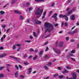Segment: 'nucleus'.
<instances>
[{
	"label": "nucleus",
	"mask_w": 79,
	"mask_h": 79,
	"mask_svg": "<svg viewBox=\"0 0 79 79\" xmlns=\"http://www.w3.org/2000/svg\"><path fill=\"white\" fill-rule=\"evenodd\" d=\"M43 51H40V52L39 54V55H41L42 54V53H43Z\"/></svg>",
	"instance_id": "f704fd0d"
},
{
	"label": "nucleus",
	"mask_w": 79,
	"mask_h": 79,
	"mask_svg": "<svg viewBox=\"0 0 79 79\" xmlns=\"http://www.w3.org/2000/svg\"><path fill=\"white\" fill-rule=\"evenodd\" d=\"M30 5V3L29 2H27L26 3V6H29Z\"/></svg>",
	"instance_id": "ea45409f"
},
{
	"label": "nucleus",
	"mask_w": 79,
	"mask_h": 79,
	"mask_svg": "<svg viewBox=\"0 0 79 79\" xmlns=\"http://www.w3.org/2000/svg\"><path fill=\"white\" fill-rule=\"evenodd\" d=\"M32 69V68H29V69H28V70L29 71H31Z\"/></svg>",
	"instance_id": "69168bd1"
},
{
	"label": "nucleus",
	"mask_w": 79,
	"mask_h": 79,
	"mask_svg": "<svg viewBox=\"0 0 79 79\" xmlns=\"http://www.w3.org/2000/svg\"><path fill=\"white\" fill-rule=\"evenodd\" d=\"M24 42H27L28 43H29L31 42V40H25L24 41Z\"/></svg>",
	"instance_id": "c9c22d12"
},
{
	"label": "nucleus",
	"mask_w": 79,
	"mask_h": 79,
	"mask_svg": "<svg viewBox=\"0 0 79 79\" xmlns=\"http://www.w3.org/2000/svg\"><path fill=\"white\" fill-rule=\"evenodd\" d=\"M46 30H45V33H47V31H48V32H50V31H49L48 28H46Z\"/></svg>",
	"instance_id": "6ab92c4d"
},
{
	"label": "nucleus",
	"mask_w": 79,
	"mask_h": 79,
	"mask_svg": "<svg viewBox=\"0 0 79 79\" xmlns=\"http://www.w3.org/2000/svg\"><path fill=\"white\" fill-rule=\"evenodd\" d=\"M72 13V10H70L69 12H68V14L69 15H71Z\"/></svg>",
	"instance_id": "a18cd8bd"
},
{
	"label": "nucleus",
	"mask_w": 79,
	"mask_h": 79,
	"mask_svg": "<svg viewBox=\"0 0 79 79\" xmlns=\"http://www.w3.org/2000/svg\"><path fill=\"white\" fill-rule=\"evenodd\" d=\"M52 13V11H50L49 13V16H50Z\"/></svg>",
	"instance_id": "37998d69"
},
{
	"label": "nucleus",
	"mask_w": 79,
	"mask_h": 79,
	"mask_svg": "<svg viewBox=\"0 0 79 79\" xmlns=\"http://www.w3.org/2000/svg\"><path fill=\"white\" fill-rule=\"evenodd\" d=\"M6 66L7 67L11 66V65H10V64H6Z\"/></svg>",
	"instance_id": "79ce46f5"
},
{
	"label": "nucleus",
	"mask_w": 79,
	"mask_h": 79,
	"mask_svg": "<svg viewBox=\"0 0 79 79\" xmlns=\"http://www.w3.org/2000/svg\"><path fill=\"white\" fill-rule=\"evenodd\" d=\"M29 11H31L32 10V7H30L29 8Z\"/></svg>",
	"instance_id": "de8ad7c7"
},
{
	"label": "nucleus",
	"mask_w": 79,
	"mask_h": 79,
	"mask_svg": "<svg viewBox=\"0 0 79 79\" xmlns=\"http://www.w3.org/2000/svg\"><path fill=\"white\" fill-rule=\"evenodd\" d=\"M16 0H12L11 2L12 5H14L16 3Z\"/></svg>",
	"instance_id": "4468645a"
},
{
	"label": "nucleus",
	"mask_w": 79,
	"mask_h": 79,
	"mask_svg": "<svg viewBox=\"0 0 79 79\" xmlns=\"http://www.w3.org/2000/svg\"><path fill=\"white\" fill-rule=\"evenodd\" d=\"M15 66L17 70H18V69H19V68H18V66L15 65Z\"/></svg>",
	"instance_id": "58836bf2"
},
{
	"label": "nucleus",
	"mask_w": 79,
	"mask_h": 79,
	"mask_svg": "<svg viewBox=\"0 0 79 79\" xmlns=\"http://www.w3.org/2000/svg\"><path fill=\"white\" fill-rule=\"evenodd\" d=\"M15 77H18V72H17L15 73Z\"/></svg>",
	"instance_id": "dca6fc26"
},
{
	"label": "nucleus",
	"mask_w": 79,
	"mask_h": 79,
	"mask_svg": "<svg viewBox=\"0 0 79 79\" xmlns=\"http://www.w3.org/2000/svg\"><path fill=\"white\" fill-rule=\"evenodd\" d=\"M63 18H67V15H63Z\"/></svg>",
	"instance_id": "603ef678"
},
{
	"label": "nucleus",
	"mask_w": 79,
	"mask_h": 79,
	"mask_svg": "<svg viewBox=\"0 0 79 79\" xmlns=\"http://www.w3.org/2000/svg\"><path fill=\"white\" fill-rule=\"evenodd\" d=\"M64 26L65 27H67V26H68V23H67V22L64 23Z\"/></svg>",
	"instance_id": "72a5a7b5"
},
{
	"label": "nucleus",
	"mask_w": 79,
	"mask_h": 79,
	"mask_svg": "<svg viewBox=\"0 0 79 79\" xmlns=\"http://www.w3.org/2000/svg\"><path fill=\"white\" fill-rule=\"evenodd\" d=\"M52 64V62H49L47 66H51Z\"/></svg>",
	"instance_id": "b1692460"
},
{
	"label": "nucleus",
	"mask_w": 79,
	"mask_h": 79,
	"mask_svg": "<svg viewBox=\"0 0 79 79\" xmlns=\"http://www.w3.org/2000/svg\"><path fill=\"white\" fill-rule=\"evenodd\" d=\"M77 31H78L77 30V29H76L74 31H73V34H74L75 33H77Z\"/></svg>",
	"instance_id": "393cba45"
},
{
	"label": "nucleus",
	"mask_w": 79,
	"mask_h": 79,
	"mask_svg": "<svg viewBox=\"0 0 79 79\" xmlns=\"http://www.w3.org/2000/svg\"><path fill=\"white\" fill-rule=\"evenodd\" d=\"M9 31H10V29H8L7 31H6V33H8V32H9Z\"/></svg>",
	"instance_id": "e2e57ef3"
},
{
	"label": "nucleus",
	"mask_w": 79,
	"mask_h": 79,
	"mask_svg": "<svg viewBox=\"0 0 79 79\" xmlns=\"http://www.w3.org/2000/svg\"><path fill=\"white\" fill-rule=\"evenodd\" d=\"M37 56L35 55V56L34 57H33V60H36V59H37Z\"/></svg>",
	"instance_id": "aec40b11"
},
{
	"label": "nucleus",
	"mask_w": 79,
	"mask_h": 79,
	"mask_svg": "<svg viewBox=\"0 0 79 79\" xmlns=\"http://www.w3.org/2000/svg\"><path fill=\"white\" fill-rule=\"evenodd\" d=\"M65 39L66 40H67V41H68V40H69V37H66Z\"/></svg>",
	"instance_id": "8fccbe9b"
},
{
	"label": "nucleus",
	"mask_w": 79,
	"mask_h": 79,
	"mask_svg": "<svg viewBox=\"0 0 79 79\" xmlns=\"http://www.w3.org/2000/svg\"><path fill=\"white\" fill-rule=\"evenodd\" d=\"M50 35H51V34H49V35H47V36L44 37V38L47 39V38L48 37H50Z\"/></svg>",
	"instance_id": "cd10ccee"
},
{
	"label": "nucleus",
	"mask_w": 79,
	"mask_h": 79,
	"mask_svg": "<svg viewBox=\"0 0 79 79\" xmlns=\"http://www.w3.org/2000/svg\"><path fill=\"white\" fill-rule=\"evenodd\" d=\"M57 15H58V14H57L56 13L52 16V18H54L56 21H57V18H56V16H57Z\"/></svg>",
	"instance_id": "39448f33"
},
{
	"label": "nucleus",
	"mask_w": 79,
	"mask_h": 79,
	"mask_svg": "<svg viewBox=\"0 0 79 79\" xmlns=\"http://www.w3.org/2000/svg\"><path fill=\"white\" fill-rule=\"evenodd\" d=\"M4 68H5V67H0V70H2L3 69H4Z\"/></svg>",
	"instance_id": "4c0bfd02"
},
{
	"label": "nucleus",
	"mask_w": 79,
	"mask_h": 79,
	"mask_svg": "<svg viewBox=\"0 0 79 79\" xmlns=\"http://www.w3.org/2000/svg\"><path fill=\"white\" fill-rule=\"evenodd\" d=\"M14 13H16V14H19V15H21V12L18 10H15Z\"/></svg>",
	"instance_id": "1a4fd4ad"
},
{
	"label": "nucleus",
	"mask_w": 79,
	"mask_h": 79,
	"mask_svg": "<svg viewBox=\"0 0 79 79\" xmlns=\"http://www.w3.org/2000/svg\"><path fill=\"white\" fill-rule=\"evenodd\" d=\"M3 47H0V50H3Z\"/></svg>",
	"instance_id": "338daca9"
},
{
	"label": "nucleus",
	"mask_w": 79,
	"mask_h": 79,
	"mask_svg": "<svg viewBox=\"0 0 79 79\" xmlns=\"http://www.w3.org/2000/svg\"><path fill=\"white\" fill-rule=\"evenodd\" d=\"M44 26L46 28L48 29L49 32L54 30L53 26L49 23H45Z\"/></svg>",
	"instance_id": "f03ea898"
},
{
	"label": "nucleus",
	"mask_w": 79,
	"mask_h": 79,
	"mask_svg": "<svg viewBox=\"0 0 79 79\" xmlns=\"http://www.w3.org/2000/svg\"><path fill=\"white\" fill-rule=\"evenodd\" d=\"M11 58H13V59H15L17 61H19V59L16 57H15L13 56H12L11 57Z\"/></svg>",
	"instance_id": "ddd939ff"
},
{
	"label": "nucleus",
	"mask_w": 79,
	"mask_h": 79,
	"mask_svg": "<svg viewBox=\"0 0 79 79\" xmlns=\"http://www.w3.org/2000/svg\"><path fill=\"white\" fill-rule=\"evenodd\" d=\"M19 68H20V69H22V68H23V67H22V66L19 65Z\"/></svg>",
	"instance_id": "4d7b16f0"
},
{
	"label": "nucleus",
	"mask_w": 79,
	"mask_h": 79,
	"mask_svg": "<svg viewBox=\"0 0 79 79\" xmlns=\"http://www.w3.org/2000/svg\"><path fill=\"white\" fill-rule=\"evenodd\" d=\"M49 79V77H47L44 78V79Z\"/></svg>",
	"instance_id": "774afa93"
},
{
	"label": "nucleus",
	"mask_w": 79,
	"mask_h": 79,
	"mask_svg": "<svg viewBox=\"0 0 79 79\" xmlns=\"http://www.w3.org/2000/svg\"><path fill=\"white\" fill-rule=\"evenodd\" d=\"M5 12L4 11L1 10L0 12V14H1V15H3V14H5Z\"/></svg>",
	"instance_id": "5701e85b"
},
{
	"label": "nucleus",
	"mask_w": 79,
	"mask_h": 79,
	"mask_svg": "<svg viewBox=\"0 0 79 79\" xmlns=\"http://www.w3.org/2000/svg\"><path fill=\"white\" fill-rule=\"evenodd\" d=\"M58 42H56V47H57V46H58Z\"/></svg>",
	"instance_id": "680f3d73"
},
{
	"label": "nucleus",
	"mask_w": 79,
	"mask_h": 79,
	"mask_svg": "<svg viewBox=\"0 0 79 79\" xmlns=\"http://www.w3.org/2000/svg\"><path fill=\"white\" fill-rule=\"evenodd\" d=\"M70 18L72 20L74 21V20H75V19H76V18H75V15H72L70 17Z\"/></svg>",
	"instance_id": "423d86ee"
},
{
	"label": "nucleus",
	"mask_w": 79,
	"mask_h": 79,
	"mask_svg": "<svg viewBox=\"0 0 79 79\" xmlns=\"http://www.w3.org/2000/svg\"><path fill=\"white\" fill-rule=\"evenodd\" d=\"M63 25H64V23L62 22L61 24V27H63Z\"/></svg>",
	"instance_id": "052dcab7"
},
{
	"label": "nucleus",
	"mask_w": 79,
	"mask_h": 79,
	"mask_svg": "<svg viewBox=\"0 0 79 79\" xmlns=\"http://www.w3.org/2000/svg\"><path fill=\"white\" fill-rule=\"evenodd\" d=\"M77 74H76V73L75 72H73L72 73V76L73 77V78H69L68 77H67V79H76L77 78Z\"/></svg>",
	"instance_id": "7ed1b4c3"
},
{
	"label": "nucleus",
	"mask_w": 79,
	"mask_h": 79,
	"mask_svg": "<svg viewBox=\"0 0 79 79\" xmlns=\"http://www.w3.org/2000/svg\"><path fill=\"white\" fill-rule=\"evenodd\" d=\"M63 42H60L59 45V46L60 47H61L63 46Z\"/></svg>",
	"instance_id": "9b49d317"
},
{
	"label": "nucleus",
	"mask_w": 79,
	"mask_h": 79,
	"mask_svg": "<svg viewBox=\"0 0 79 79\" xmlns=\"http://www.w3.org/2000/svg\"><path fill=\"white\" fill-rule=\"evenodd\" d=\"M63 77H64V76L63 75H61L60 76H59V77L60 78V79H61L62 78H63Z\"/></svg>",
	"instance_id": "2f4dec72"
},
{
	"label": "nucleus",
	"mask_w": 79,
	"mask_h": 79,
	"mask_svg": "<svg viewBox=\"0 0 79 79\" xmlns=\"http://www.w3.org/2000/svg\"><path fill=\"white\" fill-rule=\"evenodd\" d=\"M66 68H67V69H71V67H69L68 66H66Z\"/></svg>",
	"instance_id": "c03bdc74"
},
{
	"label": "nucleus",
	"mask_w": 79,
	"mask_h": 79,
	"mask_svg": "<svg viewBox=\"0 0 79 79\" xmlns=\"http://www.w3.org/2000/svg\"><path fill=\"white\" fill-rule=\"evenodd\" d=\"M3 76H4L3 74H0V78L1 77H3Z\"/></svg>",
	"instance_id": "473e14b6"
},
{
	"label": "nucleus",
	"mask_w": 79,
	"mask_h": 79,
	"mask_svg": "<svg viewBox=\"0 0 79 79\" xmlns=\"http://www.w3.org/2000/svg\"><path fill=\"white\" fill-rule=\"evenodd\" d=\"M35 14L36 15H38V16H37V18H39L40 17L41 15H42V13H43V9L40 10V8L39 7H37L35 9Z\"/></svg>",
	"instance_id": "f257e3e1"
},
{
	"label": "nucleus",
	"mask_w": 79,
	"mask_h": 79,
	"mask_svg": "<svg viewBox=\"0 0 79 79\" xmlns=\"http://www.w3.org/2000/svg\"><path fill=\"white\" fill-rule=\"evenodd\" d=\"M33 34L34 37H37V34H36L35 32H33Z\"/></svg>",
	"instance_id": "a211bd4d"
},
{
	"label": "nucleus",
	"mask_w": 79,
	"mask_h": 79,
	"mask_svg": "<svg viewBox=\"0 0 79 79\" xmlns=\"http://www.w3.org/2000/svg\"><path fill=\"white\" fill-rule=\"evenodd\" d=\"M58 75L57 74H56L54 75V77H56L58 76Z\"/></svg>",
	"instance_id": "864d4df0"
},
{
	"label": "nucleus",
	"mask_w": 79,
	"mask_h": 79,
	"mask_svg": "<svg viewBox=\"0 0 79 79\" xmlns=\"http://www.w3.org/2000/svg\"><path fill=\"white\" fill-rule=\"evenodd\" d=\"M7 55V54L6 53H4L0 55V58H3V57H5V56H6Z\"/></svg>",
	"instance_id": "0eeeda50"
},
{
	"label": "nucleus",
	"mask_w": 79,
	"mask_h": 79,
	"mask_svg": "<svg viewBox=\"0 0 79 79\" xmlns=\"http://www.w3.org/2000/svg\"><path fill=\"white\" fill-rule=\"evenodd\" d=\"M27 54H25L23 56V57H24V58H26V57H27Z\"/></svg>",
	"instance_id": "3c124183"
},
{
	"label": "nucleus",
	"mask_w": 79,
	"mask_h": 79,
	"mask_svg": "<svg viewBox=\"0 0 79 79\" xmlns=\"http://www.w3.org/2000/svg\"><path fill=\"white\" fill-rule=\"evenodd\" d=\"M24 64L25 65H28V64H29V63L27 62H25L24 63Z\"/></svg>",
	"instance_id": "bb28decb"
},
{
	"label": "nucleus",
	"mask_w": 79,
	"mask_h": 79,
	"mask_svg": "<svg viewBox=\"0 0 79 79\" xmlns=\"http://www.w3.org/2000/svg\"><path fill=\"white\" fill-rule=\"evenodd\" d=\"M24 77V76L23 75H20V78L21 79H23Z\"/></svg>",
	"instance_id": "c756f323"
},
{
	"label": "nucleus",
	"mask_w": 79,
	"mask_h": 79,
	"mask_svg": "<svg viewBox=\"0 0 79 79\" xmlns=\"http://www.w3.org/2000/svg\"><path fill=\"white\" fill-rule=\"evenodd\" d=\"M75 52V50H73L71 52V53H74Z\"/></svg>",
	"instance_id": "49530a36"
},
{
	"label": "nucleus",
	"mask_w": 79,
	"mask_h": 79,
	"mask_svg": "<svg viewBox=\"0 0 79 79\" xmlns=\"http://www.w3.org/2000/svg\"><path fill=\"white\" fill-rule=\"evenodd\" d=\"M5 26H6V25H3L2 26V27L3 28V29H4L5 27Z\"/></svg>",
	"instance_id": "6e6d98bb"
},
{
	"label": "nucleus",
	"mask_w": 79,
	"mask_h": 79,
	"mask_svg": "<svg viewBox=\"0 0 79 79\" xmlns=\"http://www.w3.org/2000/svg\"><path fill=\"white\" fill-rule=\"evenodd\" d=\"M68 33L69 34L71 35H73V34H74V33L73 32V31L72 32L71 31H69L68 32Z\"/></svg>",
	"instance_id": "f8f14e48"
},
{
	"label": "nucleus",
	"mask_w": 79,
	"mask_h": 79,
	"mask_svg": "<svg viewBox=\"0 0 79 79\" xmlns=\"http://www.w3.org/2000/svg\"><path fill=\"white\" fill-rule=\"evenodd\" d=\"M71 59L72 61H76V60H75V59L73 58H71Z\"/></svg>",
	"instance_id": "e433bc0d"
},
{
	"label": "nucleus",
	"mask_w": 79,
	"mask_h": 79,
	"mask_svg": "<svg viewBox=\"0 0 79 79\" xmlns=\"http://www.w3.org/2000/svg\"><path fill=\"white\" fill-rule=\"evenodd\" d=\"M45 58H46V59H48L49 58L48 57V56L47 55H46L45 56Z\"/></svg>",
	"instance_id": "a19ab883"
},
{
	"label": "nucleus",
	"mask_w": 79,
	"mask_h": 79,
	"mask_svg": "<svg viewBox=\"0 0 79 79\" xmlns=\"http://www.w3.org/2000/svg\"><path fill=\"white\" fill-rule=\"evenodd\" d=\"M54 5H55V4L54 3H53L51 5V6L52 7H53V6Z\"/></svg>",
	"instance_id": "0e129e2a"
},
{
	"label": "nucleus",
	"mask_w": 79,
	"mask_h": 79,
	"mask_svg": "<svg viewBox=\"0 0 79 79\" xmlns=\"http://www.w3.org/2000/svg\"><path fill=\"white\" fill-rule=\"evenodd\" d=\"M6 70L8 71V72H10V68L8 67H6Z\"/></svg>",
	"instance_id": "c85d7f7f"
},
{
	"label": "nucleus",
	"mask_w": 79,
	"mask_h": 79,
	"mask_svg": "<svg viewBox=\"0 0 79 79\" xmlns=\"http://www.w3.org/2000/svg\"><path fill=\"white\" fill-rule=\"evenodd\" d=\"M48 50V47H46L45 49V52H47Z\"/></svg>",
	"instance_id": "09e8293b"
},
{
	"label": "nucleus",
	"mask_w": 79,
	"mask_h": 79,
	"mask_svg": "<svg viewBox=\"0 0 79 79\" xmlns=\"http://www.w3.org/2000/svg\"><path fill=\"white\" fill-rule=\"evenodd\" d=\"M59 17L60 18H63V14L60 15H59Z\"/></svg>",
	"instance_id": "4be33fe9"
},
{
	"label": "nucleus",
	"mask_w": 79,
	"mask_h": 79,
	"mask_svg": "<svg viewBox=\"0 0 79 79\" xmlns=\"http://www.w3.org/2000/svg\"><path fill=\"white\" fill-rule=\"evenodd\" d=\"M23 19H24V17L22 15H20L19 19H20V20H23Z\"/></svg>",
	"instance_id": "f3484780"
},
{
	"label": "nucleus",
	"mask_w": 79,
	"mask_h": 79,
	"mask_svg": "<svg viewBox=\"0 0 79 79\" xmlns=\"http://www.w3.org/2000/svg\"><path fill=\"white\" fill-rule=\"evenodd\" d=\"M35 23L37 24H40L42 23V22L40 21H37L35 22Z\"/></svg>",
	"instance_id": "2eb2a0df"
},
{
	"label": "nucleus",
	"mask_w": 79,
	"mask_h": 79,
	"mask_svg": "<svg viewBox=\"0 0 79 79\" xmlns=\"http://www.w3.org/2000/svg\"><path fill=\"white\" fill-rule=\"evenodd\" d=\"M57 69H58V70H61V68L58 67L57 68Z\"/></svg>",
	"instance_id": "13d9d810"
},
{
	"label": "nucleus",
	"mask_w": 79,
	"mask_h": 79,
	"mask_svg": "<svg viewBox=\"0 0 79 79\" xmlns=\"http://www.w3.org/2000/svg\"><path fill=\"white\" fill-rule=\"evenodd\" d=\"M46 13H47V12L45 11L43 13V15L42 17V19H44L45 18V15H46Z\"/></svg>",
	"instance_id": "6e6552de"
},
{
	"label": "nucleus",
	"mask_w": 79,
	"mask_h": 79,
	"mask_svg": "<svg viewBox=\"0 0 79 79\" xmlns=\"http://www.w3.org/2000/svg\"><path fill=\"white\" fill-rule=\"evenodd\" d=\"M29 51L30 52H34V49H33L32 48H30L29 49Z\"/></svg>",
	"instance_id": "7c9ffc66"
},
{
	"label": "nucleus",
	"mask_w": 79,
	"mask_h": 79,
	"mask_svg": "<svg viewBox=\"0 0 79 79\" xmlns=\"http://www.w3.org/2000/svg\"><path fill=\"white\" fill-rule=\"evenodd\" d=\"M53 50L55 53L57 54H60L61 53V51L59 49H57L55 48H53Z\"/></svg>",
	"instance_id": "20e7f679"
},
{
	"label": "nucleus",
	"mask_w": 79,
	"mask_h": 79,
	"mask_svg": "<svg viewBox=\"0 0 79 79\" xmlns=\"http://www.w3.org/2000/svg\"><path fill=\"white\" fill-rule=\"evenodd\" d=\"M64 71L62 72V73L63 74H64L65 73H69V71H67L66 69H64Z\"/></svg>",
	"instance_id": "9d476101"
},
{
	"label": "nucleus",
	"mask_w": 79,
	"mask_h": 79,
	"mask_svg": "<svg viewBox=\"0 0 79 79\" xmlns=\"http://www.w3.org/2000/svg\"><path fill=\"white\" fill-rule=\"evenodd\" d=\"M1 42H3V37H2V38H1Z\"/></svg>",
	"instance_id": "bf43d9fd"
},
{
	"label": "nucleus",
	"mask_w": 79,
	"mask_h": 79,
	"mask_svg": "<svg viewBox=\"0 0 79 79\" xmlns=\"http://www.w3.org/2000/svg\"><path fill=\"white\" fill-rule=\"evenodd\" d=\"M44 68L45 69H46V70H48V67H47L46 66H44Z\"/></svg>",
	"instance_id": "a878e982"
},
{
	"label": "nucleus",
	"mask_w": 79,
	"mask_h": 79,
	"mask_svg": "<svg viewBox=\"0 0 79 79\" xmlns=\"http://www.w3.org/2000/svg\"><path fill=\"white\" fill-rule=\"evenodd\" d=\"M16 48V46L15 45H13L12 47V49L13 50H15Z\"/></svg>",
	"instance_id": "412c9836"
},
{
	"label": "nucleus",
	"mask_w": 79,
	"mask_h": 79,
	"mask_svg": "<svg viewBox=\"0 0 79 79\" xmlns=\"http://www.w3.org/2000/svg\"><path fill=\"white\" fill-rule=\"evenodd\" d=\"M65 21H68V18L67 17L65 19Z\"/></svg>",
	"instance_id": "5fc2aeb1"
}]
</instances>
